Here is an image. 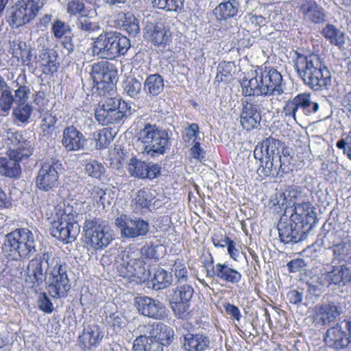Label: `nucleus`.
Returning a JSON list of instances; mask_svg holds the SVG:
<instances>
[{"mask_svg": "<svg viewBox=\"0 0 351 351\" xmlns=\"http://www.w3.org/2000/svg\"><path fill=\"white\" fill-rule=\"evenodd\" d=\"M158 323L139 325L135 330L136 339H145L142 341L155 339L157 335Z\"/></svg>", "mask_w": 351, "mask_h": 351, "instance_id": "nucleus-44", "label": "nucleus"}, {"mask_svg": "<svg viewBox=\"0 0 351 351\" xmlns=\"http://www.w3.org/2000/svg\"><path fill=\"white\" fill-rule=\"evenodd\" d=\"M173 282L171 273L162 268H158L152 280V288L156 291L168 287Z\"/></svg>", "mask_w": 351, "mask_h": 351, "instance_id": "nucleus-39", "label": "nucleus"}, {"mask_svg": "<svg viewBox=\"0 0 351 351\" xmlns=\"http://www.w3.org/2000/svg\"><path fill=\"white\" fill-rule=\"evenodd\" d=\"M14 101V98L9 90L8 86L3 89L0 95V109L4 112H8Z\"/></svg>", "mask_w": 351, "mask_h": 351, "instance_id": "nucleus-54", "label": "nucleus"}, {"mask_svg": "<svg viewBox=\"0 0 351 351\" xmlns=\"http://www.w3.org/2000/svg\"><path fill=\"white\" fill-rule=\"evenodd\" d=\"M88 193L97 204L105 206L106 193L104 189L99 186H90V188L88 189Z\"/></svg>", "mask_w": 351, "mask_h": 351, "instance_id": "nucleus-57", "label": "nucleus"}, {"mask_svg": "<svg viewBox=\"0 0 351 351\" xmlns=\"http://www.w3.org/2000/svg\"><path fill=\"white\" fill-rule=\"evenodd\" d=\"M144 339H135L133 343L134 351H164L162 345L155 339L142 341Z\"/></svg>", "mask_w": 351, "mask_h": 351, "instance_id": "nucleus-43", "label": "nucleus"}, {"mask_svg": "<svg viewBox=\"0 0 351 351\" xmlns=\"http://www.w3.org/2000/svg\"><path fill=\"white\" fill-rule=\"evenodd\" d=\"M131 47L130 39L118 32L101 34L92 44V53L101 59L114 60L124 56Z\"/></svg>", "mask_w": 351, "mask_h": 351, "instance_id": "nucleus-5", "label": "nucleus"}, {"mask_svg": "<svg viewBox=\"0 0 351 351\" xmlns=\"http://www.w3.org/2000/svg\"><path fill=\"white\" fill-rule=\"evenodd\" d=\"M7 137L14 147L22 146L24 147V144H26V141L24 139L23 135L13 129H8L7 130Z\"/></svg>", "mask_w": 351, "mask_h": 351, "instance_id": "nucleus-59", "label": "nucleus"}, {"mask_svg": "<svg viewBox=\"0 0 351 351\" xmlns=\"http://www.w3.org/2000/svg\"><path fill=\"white\" fill-rule=\"evenodd\" d=\"M234 69V64L230 62H223L219 64L217 66V73L216 80L217 81H227L232 76V72Z\"/></svg>", "mask_w": 351, "mask_h": 351, "instance_id": "nucleus-49", "label": "nucleus"}, {"mask_svg": "<svg viewBox=\"0 0 351 351\" xmlns=\"http://www.w3.org/2000/svg\"><path fill=\"white\" fill-rule=\"evenodd\" d=\"M125 93L130 97L136 98L141 92V83L136 78H128L123 84Z\"/></svg>", "mask_w": 351, "mask_h": 351, "instance_id": "nucleus-48", "label": "nucleus"}, {"mask_svg": "<svg viewBox=\"0 0 351 351\" xmlns=\"http://www.w3.org/2000/svg\"><path fill=\"white\" fill-rule=\"evenodd\" d=\"M132 114L131 106L119 99L108 97L101 101L95 110V119L101 125L124 121Z\"/></svg>", "mask_w": 351, "mask_h": 351, "instance_id": "nucleus-8", "label": "nucleus"}, {"mask_svg": "<svg viewBox=\"0 0 351 351\" xmlns=\"http://www.w3.org/2000/svg\"><path fill=\"white\" fill-rule=\"evenodd\" d=\"M114 223L120 230L121 237L125 239L145 237L149 231V224L147 221L130 215H121L115 219Z\"/></svg>", "mask_w": 351, "mask_h": 351, "instance_id": "nucleus-13", "label": "nucleus"}, {"mask_svg": "<svg viewBox=\"0 0 351 351\" xmlns=\"http://www.w3.org/2000/svg\"><path fill=\"white\" fill-rule=\"evenodd\" d=\"M326 346L336 351L351 345V317L329 328L324 337Z\"/></svg>", "mask_w": 351, "mask_h": 351, "instance_id": "nucleus-12", "label": "nucleus"}, {"mask_svg": "<svg viewBox=\"0 0 351 351\" xmlns=\"http://www.w3.org/2000/svg\"><path fill=\"white\" fill-rule=\"evenodd\" d=\"M158 245H145L141 248V252L136 250H125L123 253L121 263L117 267L121 276L131 279L133 277L142 279L145 272L143 261L140 259V254L147 258H158L156 255V249Z\"/></svg>", "mask_w": 351, "mask_h": 351, "instance_id": "nucleus-6", "label": "nucleus"}, {"mask_svg": "<svg viewBox=\"0 0 351 351\" xmlns=\"http://www.w3.org/2000/svg\"><path fill=\"white\" fill-rule=\"evenodd\" d=\"M213 258L211 257L210 265L212 267L211 270L206 269V276L210 278H217L219 280L229 282L231 284H237L241 280V274L235 269H233L228 264L217 263L213 265Z\"/></svg>", "mask_w": 351, "mask_h": 351, "instance_id": "nucleus-25", "label": "nucleus"}, {"mask_svg": "<svg viewBox=\"0 0 351 351\" xmlns=\"http://www.w3.org/2000/svg\"><path fill=\"white\" fill-rule=\"evenodd\" d=\"M27 278L31 287L37 289L47 284L48 293L52 298L66 295L71 288L67 276V266L59 258L49 252L37 255L27 267Z\"/></svg>", "mask_w": 351, "mask_h": 351, "instance_id": "nucleus-1", "label": "nucleus"}, {"mask_svg": "<svg viewBox=\"0 0 351 351\" xmlns=\"http://www.w3.org/2000/svg\"><path fill=\"white\" fill-rule=\"evenodd\" d=\"M294 219L287 214L281 216L278 223L280 240L284 243H296L306 238V230L296 226Z\"/></svg>", "mask_w": 351, "mask_h": 351, "instance_id": "nucleus-18", "label": "nucleus"}, {"mask_svg": "<svg viewBox=\"0 0 351 351\" xmlns=\"http://www.w3.org/2000/svg\"><path fill=\"white\" fill-rule=\"evenodd\" d=\"M336 146L342 149L343 154L351 160V130L343 134L342 138L337 142Z\"/></svg>", "mask_w": 351, "mask_h": 351, "instance_id": "nucleus-55", "label": "nucleus"}, {"mask_svg": "<svg viewBox=\"0 0 351 351\" xmlns=\"http://www.w3.org/2000/svg\"><path fill=\"white\" fill-rule=\"evenodd\" d=\"M153 199L154 195L150 190L138 191L131 202L133 212L138 214L143 213L145 209H149Z\"/></svg>", "mask_w": 351, "mask_h": 351, "instance_id": "nucleus-34", "label": "nucleus"}, {"mask_svg": "<svg viewBox=\"0 0 351 351\" xmlns=\"http://www.w3.org/2000/svg\"><path fill=\"white\" fill-rule=\"evenodd\" d=\"M58 220L54 221L50 229L51 234L64 243H72L80 232V226L76 223L73 207L67 206L58 210Z\"/></svg>", "mask_w": 351, "mask_h": 351, "instance_id": "nucleus-10", "label": "nucleus"}, {"mask_svg": "<svg viewBox=\"0 0 351 351\" xmlns=\"http://www.w3.org/2000/svg\"><path fill=\"white\" fill-rule=\"evenodd\" d=\"M62 144L67 152L79 151L84 149L86 138L76 128L68 126L63 130Z\"/></svg>", "mask_w": 351, "mask_h": 351, "instance_id": "nucleus-29", "label": "nucleus"}, {"mask_svg": "<svg viewBox=\"0 0 351 351\" xmlns=\"http://www.w3.org/2000/svg\"><path fill=\"white\" fill-rule=\"evenodd\" d=\"M210 345L209 337L203 332H187L183 335L182 347L186 351H205Z\"/></svg>", "mask_w": 351, "mask_h": 351, "instance_id": "nucleus-30", "label": "nucleus"}, {"mask_svg": "<svg viewBox=\"0 0 351 351\" xmlns=\"http://www.w3.org/2000/svg\"><path fill=\"white\" fill-rule=\"evenodd\" d=\"M21 172L20 165L8 158H0V174L14 178Z\"/></svg>", "mask_w": 351, "mask_h": 351, "instance_id": "nucleus-42", "label": "nucleus"}, {"mask_svg": "<svg viewBox=\"0 0 351 351\" xmlns=\"http://www.w3.org/2000/svg\"><path fill=\"white\" fill-rule=\"evenodd\" d=\"M261 104L258 101H243L240 115V123L243 128L246 130L256 128L261 121Z\"/></svg>", "mask_w": 351, "mask_h": 351, "instance_id": "nucleus-21", "label": "nucleus"}, {"mask_svg": "<svg viewBox=\"0 0 351 351\" xmlns=\"http://www.w3.org/2000/svg\"><path fill=\"white\" fill-rule=\"evenodd\" d=\"M38 304L39 308L47 313H51L53 310V306L49 298L45 293H40L38 298Z\"/></svg>", "mask_w": 351, "mask_h": 351, "instance_id": "nucleus-61", "label": "nucleus"}, {"mask_svg": "<svg viewBox=\"0 0 351 351\" xmlns=\"http://www.w3.org/2000/svg\"><path fill=\"white\" fill-rule=\"evenodd\" d=\"M164 80L159 74L149 75L144 82L143 90L149 96H157L164 89Z\"/></svg>", "mask_w": 351, "mask_h": 351, "instance_id": "nucleus-36", "label": "nucleus"}, {"mask_svg": "<svg viewBox=\"0 0 351 351\" xmlns=\"http://www.w3.org/2000/svg\"><path fill=\"white\" fill-rule=\"evenodd\" d=\"M341 313V307L334 302H328L317 304L315 306V320L326 326L335 322Z\"/></svg>", "mask_w": 351, "mask_h": 351, "instance_id": "nucleus-28", "label": "nucleus"}, {"mask_svg": "<svg viewBox=\"0 0 351 351\" xmlns=\"http://www.w3.org/2000/svg\"><path fill=\"white\" fill-rule=\"evenodd\" d=\"M148 164L141 160L132 157L128 163V171L135 178H145L147 176Z\"/></svg>", "mask_w": 351, "mask_h": 351, "instance_id": "nucleus-40", "label": "nucleus"}, {"mask_svg": "<svg viewBox=\"0 0 351 351\" xmlns=\"http://www.w3.org/2000/svg\"><path fill=\"white\" fill-rule=\"evenodd\" d=\"M137 137L142 145V153L152 157L165 154L170 146L167 132L156 125L146 124L138 132Z\"/></svg>", "mask_w": 351, "mask_h": 351, "instance_id": "nucleus-7", "label": "nucleus"}, {"mask_svg": "<svg viewBox=\"0 0 351 351\" xmlns=\"http://www.w3.org/2000/svg\"><path fill=\"white\" fill-rule=\"evenodd\" d=\"M62 169V164L58 161L44 162L38 171L36 186L45 192L53 191L58 186Z\"/></svg>", "mask_w": 351, "mask_h": 351, "instance_id": "nucleus-16", "label": "nucleus"}, {"mask_svg": "<svg viewBox=\"0 0 351 351\" xmlns=\"http://www.w3.org/2000/svg\"><path fill=\"white\" fill-rule=\"evenodd\" d=\"M25 3L29 10L33 11L32 14L35 17L44 5L45 0H28Z\"/></svg>", "mask_w": 351, "mask_h": 351, "instance_id": "nucleus-64", "label": "nucleus"}, {"mask_svg": "<svg viewBox=\"0 0 351 351\" xmlns=\"http://www.w3.org/2000/svg\"><path fill=\"white\" fill-rule=\"evenodd\" d=\"M56 122V117L53 116L51 113L45 112L42 115L40 129L44 136L49 135L53 132Z\"/></svg>", "mask_w": 351, "mask_h": 351, "instance_id": "nucleus-52", "label": "nucleus"}, {"mask_svg": "<svg viewBox=\"0 0 351 351\" xmlns=\"http://www.w3.org/2000/svg\"><path fill=\"white\" fill-rule=\"evenodd\" d=\"M117 71L113 64L109 62L101 61L92 66L91 77L94 83L99 85L113 84L116 81Z\"/></svg>", "mask_w": 351, "mask_h": 351, "instance_id": "nucleus-24", "label": "nucleus"}, {"mask_svg": "<svg viewBox=\"0 0 351 351\" xmlns=\"http://www.w3.org/2000/svg\"><path fill=\"white\" fill-rule=\"evenodd\" d=\"M260 160V167L258 172L263 174L265 176L270 177H282L287 173L289 168L282 162V156H260L257 158Z\"/></svg>", "mask_w": 351, "mask_h": 351, "instance_id": "nucleus-23", "label": "nucleus"}, {"mask_svg": "<svg viewBox=\"0 0 351 351\" xmlns=\"http://www.w3.org/2000/svg\"><path fill=\"white\" fill-rule=\"evenodd\" d=\"M104 337V330L97 324H90L84 328L78 337V345L84 351H95Z\"/></svg>", "mask_w": 351, "mask_h": 351, "instance_id": "nucleus-22", "label": "nucleus"}, {"mask_svg": "<svg viewBox=\"0 0 351 351\" xmlns=\"http://www.w3.org/2000/svg\"><path fill=\"white\" fill-rule=\"evenodd\" d=\"M297 224L303 230L308 231L317 221V215L315 207L310 202H302L294 205L293 213L290 215Z\"/></svg>", "mask_w": 351, "mask_h": 351, "instance_id": "nucleus-20", "label": "nucleus"}, {"mask_svg": "<svg viewBox=\"0 0 351 351\" xmlns=\"http://www.w3.org/2000/svg\"><path fill=\"white\" fill-rule=\"evenodd\" d=\"M32 112V108L28 104H20L14 110L13 114L15 118L21 123L28 121Z\"/></svg>", "mask_w": 351, "mask_h": 351, "instance_id": "nucleus-51", "label": "nucleus"}, {"mask_svg": "<svg viewBox=\"0 0 351 351\" xmlns=\"http://www.w3.org/2000/svg\"><path fill=\"white\" fill-rule=\"evenodd\" d=\"M298 7L307 22L314 24L323 23L326 21L324 8L315 0H299Z\"/></svg>", "mask_w": 351, "mask_h": 351, "instance_id": "nucleus-26", "label": "nucleus"}, {"mask_svg": "<svg viewBox=\"0 0 351 351\" xmlns=\"http://www.w3.org/2000/svg\"><path fill=\"white\" fill-rule=\"evenodd\" d=\"M322 33L331 44L337 46L339 48H341L344 45L346 41L345 34L335 25L328 24L322 29Z\"/></svg>", "mask_w": 351, "mask_h": 351, "instance_id": "nucleus-38", "label": "nucleus"}, {"mask_svg": "<svg viewBox=\"0 0 351 351\" xmlns=\"http://www.w3.org/2000/svg\"><path fill=\"white\" fill-rule=\"evenodd\" d=\"M85 171L89 176L100 179L105 171V168L101 162L93 160L86 163Z\"/></svg>", "mask_w": 351, "mask_h": 351, "instance_id": "nucleus-50", "label": "nucleus"}, {"mask_svg": "<svg viewBox=\"0 0 351 351\" xmlns=\"http://www.w3.org/2000/svg\"><path fill=\"white\" fill-rule=\"evenodd\" d=\"M29 94V88L26 86H21L15 91L14 101L18 104H27V100Z\"/></svg>", "mask_w": 351, "mask_h": 351, "instance_id": "nucleus-62", "label": "nucleus"}, {"mask_svg": "<svg viewBox=\"0 0 351 351\" xmlns=\"http://www.w3.org/2000/svg\"><path fill=\"white\" fill-rule=\"evenodd\" d=\"M316 284H308L311 290L320 292L330 285H346L351 281V270L345 265L332 267L330 271L322 272L315 277Z\"/></svg>", "mask_w": 351, "mask_h": 351, "instance_id": "nucleus-14", "label": "nucleus"}, {"mask_svg": "<svg viewBox=\"0 0 351 351\" xmlns=\"http://www.w3.org/2000/svg\"><path fill=\"white\" fill-rule=\"evenodd\" d=\"M319 108V103L311 99V94L300 93L291 100L286 102L282 109V113L285 117H291L295 119V115L298 112H302L308 116L317 112Z\"/></svg>", "mask_w": 351, "mask_h": 351, "instance_id": "nucleus-17", "label": "nucleus"}, {"mask_svg": "<svg viewBox=\"0 0 351 351\" xmlns=\"http://www.w3.org/2000/svg\"><path fill=\"white\" fill-rule=\"evenodd\" d=\"M144 34L156 46L167 45L171 36L169 29H166L162 23H154L149 19L145 22Z\"/></svg>", "mask_w": 351, "mask_h": 351, "instance_id": "nucleus-27", "label": "nucleus"}, {"mask_svg": "<svg viewBox=\"0 0 351 351\" xmlns=\"http://www.w3.org/2000/svg\"><path fill=\"white\" fill-rule=\"evenodd\" d=\"M296 54L294 67L304 84L315 91L328 89L331 84L330 73L321 58L315 54Z\"/></svg>", "mask_w": 351, "mask_h": 351, "instance_id": "nucleus-2", "label": "nucleus"}, {"mask_svg": "<svg viewBox=\"0 0 351 351\" xmlns=\"http://www.w3.org/2000/svg\"><path fill=\"white\" fill-rule=\"evenodd\" d=\"M52 32L57 38H60L71 31L69 25L60 20H56L52 25Z\"/></svg>", "mask_w": 351, "mask_h": 351, "instance_id": "nucleus-58", "label": "nucleus"}, {"mask_svg": "<svg viewBox=\"0 0 351 351\" xmlns=\"http://www.w3.org/2000/svg\"><path fill=\"white\" fill-rule=\"evenodd\" d=\"M184 0H152L154 7L167 12L180 13L184 10Z\"/></svg>", "mask_w": 351, "mask_h": 351, "instance_id": "nucleus-41", "label": "nucleus"}, {"mask_svg": "<svg viewBox=\"0 0 351 351\" xmlns=\"http://www.w3.org/2000/svg\"><path fill=\"white\" fill-rule=\"evenodd\" d=\"M335 232L332 230L330 223H324L322 228V232L318 235L317 243L325 248L331 249L334 258L339 262H348L351 259V241L349 239L341 241L339 243L330 245V239L334 237Z\"/></svg>", "mask_w": 351, "mask_h": 351, "instance_id": "nucleus-11", "label": "nucleus"}, {"mask_svg": "<svg viewBox=\"0 0 351 351\" xmlns=\"http://www.w3.org/2000/svg\"><path fill=\"white\" fill-rule=\"evenodd\" d=\"M108 324L112 327L115 331L120 330L125 324V319L119 313L111 314L106 318Z\"/></svg>", "mask_w": 351, "mask_h": 351, "instance_id": "nucleus-60", "label": "nucleus"}, {"mask_svg": "<svg viewBox=\"0 0 351 351\" xmlns=\"http://www.w3.org/2000/svg\"><path fill=\"white\" fill-rule=\"evenodd\" d=\"M178 285L185 283L188 278V269L186 266L180 261H176L172 269Z\"/></svg>", "mask_w": 351, "mask_h": 351, "instance_id": "nucleus-53", "label": "nucleus"}, {"mask_svg": "<svg viewBox=\"0 0 351 351\" xmlns=\"http://www.w3.org/2000/svg\"><path fill=\"white\" fill-rule=\"evenodd\" d=\"M93 140L96 143L95 147L98 149L106 148L112 140V134L108 129L96 131L93 134Z\"/></svg>", "mask_w": 351, "mask_h": 351, "instance_id": "nucleus-47", "label": "nucleus"}, {"mask_svg": "<svg viewBox=\"0 0 351 351\" xmlns=\"http://www.w3.org/2000/svg\"><path fill=\"white\" fill-rule=\"evenodd\" d=\"M27 6L25 1H22L12 8L8 20L12 26L19 27L34 18L33 11Z\"/></svg>", "mask_w": 351, "mask_h": 351, "instance_id": "nucleus-31", "label": "nucleus"}, {"mask_svg": "<svg viewBox=\"0 0 351 351\" xmlns=\"http://www.w3.org/2000/svg\"><path fill=\"white\" fill-rule=\"evenodd\" d=\"M174 337V331L172 328L166 326L162 323H158L157 335L155 339L162 343V347L165 345H169Z\"/></svg>", "mask_w": 351, "mask_h": 351, "instance_id": "nucleus-46", "label": "nucleus"}, {"mask_svg": "<svg viewBox=\"0 0 351 351\" xmlns=\"http://www.w3.org/2000/svg\"><path fill=\"white\" fill-rule=\"evenodd\" d=\"M2 251L12 261L30 258L36 252L34 234L27 228H18L7 234Z\"/></svg>", "mask_w": 351, "mask_h": 351, "instance_id": "nucleus-4", "label": "nucleus"}, {"mask_svg": "<svg viewBox=\"0 0 351 351\" xmlns=\"http://www.w3.org/2000/svg\"><path fill=\"white\" fill-rule=\"evenodd\" d=\"M239 8V3L237 0L224 1L215 8L214 14L217 19L227 20L237 14Z\"/></svg>", "mask_w": 351, "mask_h": 351, "instance_id": "nucleus-35", "label": "nucleus"}, {"mask_svg": "<svg viewBox=\"0 0 351 351\" xmlns=\"http://www.w3.org/2000/svg\"><path fill=\"white\" fill-rule=\"evenodd\" d=\"M37 64L44 74L53 73L57 71V56L53 50H43L39 55Z\"/></svg>", "mask_w": 351, "mask_h": 351, "instance_id": "nucleus-33", "label": "nucleus"}, {"mask_svg": "<svg viewBox=\"0 0 351 351\" xmlns=\"http://www.w3.org/2000/svg\"><path fill=\"white\" fill-rule=\"evenodd\" d=\"M119 19L121 22L122 29L127 32L129 35L135 36L140 32L139 22L137 18L130 12L120 13Z\"/></svg>", "mask_w": 351, "mask_h": 351, "instance_id": "nucleus-37", "label": "nucleus"}, {"mask_svg": "<svg viewBox=\"0 0 351 351\" xmlns=\"http://www.w3.org/2000/svg\"><path fill=\"white\" fill-rule=\"evenodd\" d=\"M282 146V143L273 137L266 138L261 145H258L254 151V156L255 158L260 156H282L280 154V149Z\"/></svg>", "mask_w": 351, "mask_h": 351, "instance_id": "nucleus-32", "label": "nucleus"}, {"mask_svg": "<svg viewBox=\"0 0 351 351\" xmlns=\"http://www.w3.org/2000/svg\"><path fill=\"white\" fill-rule=\"evenodd\" d=\"M135 304L139 313L154 319H163L167 316V308L162 302L147 296L138 297Z\"/></svg>", "mask_w": 351, "mask_h": 351, "instance_id": "nucleus-19", "label": "nucleus"}, {"mask_svg": "<svg viewBox=\"0 0 351 351\" xmlns=\"http://www.w3.org/2000/svg\"><path fill=\"white\" fill-rule=\"evenodd\" d=\"M241 85L244 96H278L284 93L282 76L273 67L256 69L250 79L242 80Z\"/></svg>", "mask_w": 351, "mask_h": 351, "instance_id": "nucleus-3", "label": "nucleus"}, {"mask_svg": "<svg viewBox=\"0 0 351 351\" xmlns=\"http://www.w3.org/2000/svg\"><path fill=\"white\" fill-rule=\"evenodd\" d=\"M85 11L84 3L80 0H70L66 4V12L71 16H81Z\"/></svg>", "mask_w": 351, "mask_h": 351, "instance_id": "nucleus-56", "label": "nucleus"}, {"mask_svg": "<svg viewBox=\"0 0 351 351\" xmlns=\"http://www.w3.org/2000/svg\"><path fill=\"white\" fill-rule=\"evenodd\" d=\"M190 154L197 160L202 161L205 158V151L199 142H195L190 149Z\"/></svg>", "mask_w": 351, "mask_h": 351, "instance_id": "nucleus-63", "label": "nucleus"}, {"mask_svg": "<svg viewBox=\"0 0 351 351\" xmlns=\"http://www.w3.org/2000/svg\"><path fill=\"white\" fill-rule=\"evenodd\" d=\"M76 27L77 29L88 33L97 32L100 29L99 23L93 21L86 14L78 16Z\"/></svg>", "mask_w": 351, "mask_h": 351, "instance_id": "nucleus-45", "label": "nucleus"}, {"mask_svg": "<svg viewBox=\"0 0 351 351\" xmlns=\"http://www.w3.org/2000/svg\"><path fill=\"white\" fill-rule=\"evenodd\" d=\"M83 230L86 243L95 250L106 248L114 239L113 230L100 218H86Z\"/></svg>", "mask_w": 351, "mask_h": 351, "instance_id": "nucleus-9", "label": "nucleus"}, {"mask_svg": "<svg viewBox=\"0 0 351 351\" xmlns=\"http://www.w3.org/2000/svg\"><path fill=\"white\" fill-rule=\"evenodd\" d=\"M193 294L194 289L188 283L178 285L173 289L170 304L178 318L184 319L189 315L190 302Z\"/></svg>", "mask_w": 351, "mask_h": 351, "instance_id": "nucleus-15", "label": "nucleus"}]
</instances>
